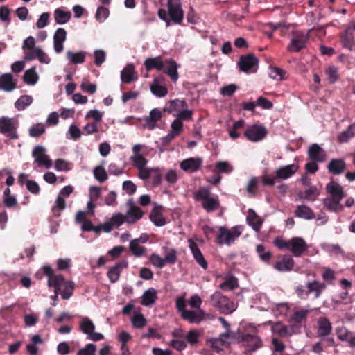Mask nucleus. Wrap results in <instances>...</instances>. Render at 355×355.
I'll list each match as a JSON object with an SVG mask.
<instances>
[{
	"label": "nucleus",
	"instance_id": "nucleus-1",
	"mask_svg": "<svg viewBox=\"0 0 355 355\" xmlns=\"http://www.w3.org/2000/svg\"><path fill=\"white\" fill-rule=\"evenodd\" d=\"M211 305L222 314H230L236 309V304L220 291H215L210 295Z\"/></svg>",
	"mask_w": 355,
	"mask_h": 355
},
{
	"label": "nucleus",
	"instance_id": "nucleus-2",
	"mask_svg": "<svg viewBox=\"0 0 355 355\" xmlns=\"http://www.w3.org/2000/svg\"><path fill=\"white\" fill-rule=\"evenodd\" d=\"M237 343L244 348L246 355H252L253 352L263 346V342L259 336L252 334H238Z\"/></svg>",
	"mask_w": 355,
	"mask_h": 355
},
{
	"label": "nucleus",
	"instance_id": "nucleus-3",
	"mask_svg": "<svg viewBox=\"0 0 355 355\" xmlns=\"http://www.w3.org/2000/svg\"><path fill=\"white\" fill-rule=\"evenodd\" d=\"M218 231L216 242L219 245H230L241 236L242 232L241 226H235L230 229L220 226Z\"/></svg>",
	"mask_w": 355,
	"mask_h": 355
},
{
	"label": "nucleus",
	"instance_id": "nucleus-4",
	"mask_svg": "<svg viewBox=\"0 0 355 355\" xmlns=\"http://www.w3.org/2000/svg\"><path fill=\"white\" fill-rule=\"evenodd\" d=\"M18 121L15 118L1 116L0 118V133L10 139H17L19 135L17 132Z\"/></svg>",
	"mask_w": 355,
	"mask_h": 355
},
{
	"label": "nucleus",
	"instance_id": "nucleus-5",
	"mask_svg": "<svg viewBox=\"0 0 355 355\" xmlns=\"http://www.w3.org/2000/svg\"><path fill=\"white\" fill-rule=\"evenodd\" d=\"M309 32L304 33L302 31L293 32L291 42L287 46V50L290 52H299L304 49L309 39Z\"/></svg>",
	"mask_w": 355,
	"mask_h": 355
},
{
	"label": "nucleus",
	"instance_id": "nucleus-6",
	"mask_svg": "<svg viewBox=\"0 0 355 355\" xmlns=\"http://www.w3.org/2000/svg\"><path fill=\"white\" fill-rule=\"evenodd\" d=\"M238 64L240 69L245 73H255L258 69L259 60L254 55L248 54L240 58Z\"/></svg>",
	"mask_w": 355,
	"mask_h": 355
},
{
	"label": "nucleus",
	"instance_id": "nucleus-7",
	"mask_svg": "<svg viewBox=\"0 0 355 355\" xmlns=\"http://www.w3.org/2000/svg\"><path fill=\"white\" fill-rule=\"evenodd\" d=\"M80 329L83 333L87 335L89 339L93 341H98L104 338L101 333L94 332L95 325L87 317H83L80 323Z\"/></svg>",
	"mask_w": 355,
	"mask_h": 355
},
{
	"label": "nucleus",
	"instance_id": "nucleus-8",
	"mask_svg": "<svg viewBox=\"0 0 355 355\" xmlns=\"http://www.w3.org/2000/svg\"><path fill=\"white\" fill-rule=\"evenodd\" d=\"M34 162L38 166H44L50 168L53 166V162L46 153V149L42 146H36L32 152Z\"/></svg>",
	"mask_w": 355,
	"mask_h": 355
},
{
	"label": "nucleus",
	"instance_id": "nucleus-9",
	"mask_svg": "<svg viewBox=\"0 0 355 355\" xmlns=\"http://www.w3.org/2000/svg\"><path fill=\"white\" fill-rule=\"evenodd\" d=\"M268 131L263 125H252L247 128L244 135L246 138L253 142L263 140L266 136Z\"/></svg>",
	"mask_w": 355,
	"mask_h": 355
},
{
	"label": "nucleus",
	"instance_id": "nucleus-10",
	"mask_svg": "<svg viewBox=\"0 0 355 355\" xmlns=\"http://www.w3.org/2000/svg\"><path fill=\"white\" fill-rule=\"evenodd\" d=\"M127 207L126 213L124 214L127 223L134 224L143 217V211L135 205L132 199L127 201Z\"/></svg>",
	"mask_w": 355,
	"mask_h": 355
},
{
	"label": "nucleus",
	"instance_id": "nucleus-11",
	"mask_svg": "<svg viewBox=\"0 0 355 355\" xmlns=\"http://www.w3.org/2000/svg\"><path fill=\"white\" fill-rule=\"evenodd\" d=\"M308 245L302 237H293L289 239L288 250L296 257H300L306 252Z\"/></svg>",
	"mask_w": 355,
	"mask_h": 355
},
{
	"label": "nucleus",
	"instance_id": "nucleus-12",
	"mask_svg": "<svg viewBox=\"0 0 355 355\" xmlns=\"http://www.w3.org/2000/svg\"><path fill=\"white\" fill-rule=\"evenodd\" d=\"M126 223V218L124 214L117 212L106 222L101 225V228L105 232H110L113 229L118 228Z\"/></svg>",
	"mask_w": 355,
	"mask_h": 355
},
{
	"label": "nucleus",
	"instance_id": "nucleus-13",
	"mask_svg": "<svg viewBox=\"0 0 355 355\" xmlns=\"http://www.w3.org/2000/svg\"><path fill=\"white\" fill-rule=\"evenodd\" d=\"M162 112L158 108H153L149 112L148 116L144 118V126L148 130H152L158 127L157 123L162 120Z\"/></svg>",
	"mask_w": 355,
	"mask_h": 355
},
{
	"label": "nucleus",
	"instance_id": "nucleus-14",
	"mask_svg": "<svg viewBox=\"0 0 355 355\" xmlns=\"http://www.w3.org/2000/svg\"><path fill=\"white\" fill-rule=\"evenodd\" d=\"M168 9L171 19L175 23H180L183 18V11L180 0H168Z\"/></svg>",
	"mask_w": 355,
	"mask_h": 355
},
{
	"label": "nucleus",
	"instance_id": "nucleus-15",
	"mask_svg": "<svg viewBox=\"0 0 355 355\" xmlns=\"http://www.w3.org/2000/svg\"><path fill=\"white\" fill-rule=\"evenodd\" d=\"M202 164V159L200 157H190L180 162V168L187 173H193L198 171Z\"/></svg>",
	"mask_w": 355,
	"mask_h": 355
},
{
	"label": "nucleus",
	"instance_id": "nucleus-16",
	"mask_svg": "<svg viewBox=\"0 0 355 355\" xmlns=\"http://www.w3.org/2000/svg\"><path fill=\"white\" fill-rule=\"evenodd\" d=\"M202 315H204V310L196 309V310L183 311L181 317L191 324H200L202 322Z\"/></svg>",
	"mask_w": 355,
	"mask_h": 355
},
{
	"label": "nucleus",
	"instance_id": "nucleus-17",
	"mask_svg": "<svg viewBox=\"0 0 355 355\" xmlns=\"http://www.w3.org/2000/svg\"><path fill=\"white\" fill-rule=\"evenodd\" d=\"M44 273L48 277L49 286L60 287L64 283V279L61 275H55L49 266L43 268Z\"/></svg>",
	"mask_w": 355,
	"mask_h": 355
},
{
	"label": "nucleus",
	"instance_id": "nucleus-18",
	"mask_svg": "<svg viewBox=\"0 0 355 355\" xmlns=\"http://www.w3.org/2000/svg\"><path fill=\"white\" fill-rule=\"evenodd\" d=\"M67 39V32L62 28H58L53 35V48L56 53L63 51V43Z\"/></svg>",
	"mask_w": 355,
	"mask_h": 355
},
{
	"label": "nucleus",
	"instance_id": "nucleus-19",
	"mask_svg": "<svg viewBox=\"0 0 355 355\" xmlns=\"http://www.w3.org/2000/svg\"><path fill=\"white\" fill-rule=\"evenodd\" d=\"M295 261L291 255H284L281 260L277 261L274 268L279 272H286L293 270Z\"/></svg>",
	"mask_w": 355,
	"mask_h": 355
},
{
	"label": "nucleus",
	"instance_id": "nucleus-20",
	"mask_svg": "<svg viewBox=\"0 0 355 355\" xmlns=\"http://www.w3.org/2000/svg\"><path fill=\"white\" fill-rule=\"evenodd\" d=\"M189 244V248L193 254V256L196 261V262L203 268L207 269V262L205 260L203 254H202L201 251L198 248L197 244L192 241L191 239L188 240Z\"/></svg>",
	"mask_w": 355,
	"mask_h": 355
},
{
	"label": "nucleus",
	"instance_id": "nucleus-21",
	"mask_svg": "<svg viewBox=\"0 0 355 355\" xmlns=\"http://www.w3.org/2000/svg\"><path fill=\"white\" fill-rule=\"evenodd\" d=\"M318 330L317 334L319 336H329L332 331V324L331 322L325 317H320L317 320Z\"/></svg>",
	"mask_w": 355,
	"mask_h": 355
},
{
	"label": "nucleus",
	"instance_id": "nucleus-22",
	"mask_svg": "<svg viewBox=\"0 0 355 355\" xmlns=\"http://www.w3.org/2000/svg\"><path fill=\"white\" fill-rule=\"evenodd\" d=\"M16 80L11 73H7L0 76V89L10 92L16 88Z\"/></svg>",
	"mask_w": 355,
	"mask_h": 355
},
{
	"label": "nucleus",
	"instance_id": "nucleus-23",
	"mask_svg": "<svg viewBox=\"0 0 355 355\" xmlns=\"http://www.w3.org/2000/svg\"><path fill=\"white\" fill-rule=\"evenodd\" d=\"M308 155L315 162H323L326 159L324 150L317 144H312L309 150Z\"/></svg>",
	"mask_w": 355,
	"mask_h": 355
},
{
	"label": "nucleus",
	"instance_id": "nucleus-24",
	"mask_svg": "<svg viewBox=\"0 0 355 355\" xmlns=\"http://www.w3.org/2000/svg\"><path fill=\"white\" fill-rule=\"evenodd\" d=\"M248 224L257 232H259L263 224L262 219L252 209H249L246 217Z\"/></svg>",
	"mask_w": 355,
	"mask_h": 355
},
{
	"label": "nucleus",
	"instance_id": "nucleus-25",
	"mask_svg": "<svg viewBox=\"0 0 355 355\" xmlns=\"http://www.w3.org/2000/svg\"><path fill=\"white\" fill-rule=\"evenodd\" d=\"M298 170V166L296 164H289L283 167L278 168L275 171L276 178L277 179L286 180L295 174Z\"/></svg>",
	"mask_w": 355,
	"mask_h": 355
},
{
	"label": "nucleus",
	"instance_id": "nucleus-26",
	"mask_svg": "<svg viewBox=\"0 0 355 355\" xmlns=\"http://www.w3.org/2000/svg\"><path fill=\"white\" fill-rule=\"evenodd\" d=\"M326 189L331 198L341 201L344 197V192L341 186L336 182L331 181L327 184Z\"/></svg>",
	"mask_w": 355,
	"mask_h": 355
},
{
	"label": "nucleus",
	"instance_id": "nucleus-27",
	"mask_svg": "<svg viewBox=\"0 0 355 355\" xmlns=\"http://www.w3.org/2000/svg\"><path fill=\"white\" fill-rule=\"evenodd\" d=\"M144 65L147 71L155 69L158 71H162L165 68L166 60L162 61L160 57L148 58L144 62Z\"/></svg>",
	"mask_w": 355,
	"mask_h": 355
},
{
	"label": "nucleus",
	"instance_id": "nucleus-28",
	"mask_svg": "<svg viewBox=\"0 0 355 355\" xmlns=\"http://www.w3.org/2000/svg\"><path fill=\"white\" fill-rule=\"evenodd\" d=\"M272 331L281 336H290L295 333V327L293 325H284L280 322L275 323L272 327Z\"/></svg>",
	"mask_w": 355,
	"mask_h": 355
},
{
	"label": "nucleus",
	"instance_id": "nucleus-29",
	"mask_svg": "<svg viewBox=\"0 0 355 355\" xmlns=\"http://www.w3.org/2000/svg\"><path fill=\"white\" fill-rule=\"evenodd\" d=\"M150 220L158 227L164 226L166 223L165 218L162 214V207L155 206L150 214Z\"/></svg>",
	"mask_w": 355,
	"mask_h": 355
},
{
	"label": "nucleus",
	"instance_id": "nucleus-30",
	"mask_svg": "<svg viewBox=\"0 0 355 355\" xmlns=\"http://www.w3.org/2000/svg\"><path fill=\"white\" fill-rule=\"evenodd\" d=\"M162 71L168 74L173 82L177 81L178 78V64L174 60H166L165 68Z\"/></svg>",
	"mask_w": 355,
	"mask_h": 355
},
{
	"label": "nucleus",
	"instance_id": "nucleus-31",
	"mask_svg": "<svg viewBox=\"0 0 355 355\" xmlns=\"http://www.w3.org/2000/svg\"><path fill=\"white\" fill-rule=\"evenodd\" d=\"M157 291L153 288L147 289L142 295L141 304L146 306H152L157 298Z\"/></svg>",
	"mask_w": 355,
	"mask_h": 355
},
{
	"label": "nucleus",
	"instance_id": "nucleus-32",
	"mask_svg": "<svg viewBox=\"0 0 355 355\" xmlns=\"http://www.w3.org/2000/svg\"><path fill=\"white\" fill-rule=\"evenodd\" d=\"M325 288L326 285L324 283H321L316 280L309 282L306 284V288L309 291V294L311 293H314L315 298H319L322 292L325 289Z\"/></svg>",
	"mask_w": 355,
	"mask_h": 355
},
{
	"label": "nucleus",
	"instance_id": "nucleus-33",
	"mask_svg": "<svg viewBox=\"0 0 355 355\" xmlns=\"http://www.w3.org/2000/svg\"><path fill=\"white\" fill-rule=\"evenodd\" d=\"M345 163L343 159H334L329 163L327 168L331 173L338 175L345 171Z\"/></svg>",
	"mask_w": 355,
	"mask_h": 355
},
{
	"label": "nucleus",
	"instance_id": "nucleus-34",
	"mask_svg": "<svg viewBox=\"0 0 355 355\" xmlns=\"http://www.w3.org/2000/svg\"><path fill=\"white\" fill-rule=\"evenodd\" d=\"M137 77L135 76V67L132 64H128L121 71V79L122 82L129 83Z\"/></svg>",
	"mask_w": 355,
	"mask_h": 355
},
{
	"label": "nucleus",
	"instance_id": "nucleus-35",
	"mask_svg": "<svg viewBox=\"0 0 355 355\" xmlns=\"http://www.w3.org/2000/svg\"><path fill=\"white\" fill-rule=\"evenodd\" d=\"M25 83L29 85H34L39 79V76L36 71L35 67H32L24 72L23 76Z\"/></svg>",
	"mask_w": 355,
	"mask_h": 355
},
{
	"label": "nucleus",
	"instance_id": "nucleus-36",
	"mask_svg": "<svg viewBox=\"0 0 355 355\" xmlns=\"http://www.w3.org/2000/svg\"><path fill=\"white\" fill-rule=\"evenodd\" d=\"M238 334L224 332L220 334L218 338L221 341L225 347H228L232 343H237Z\"/></svg>",
	"mask_w": 355,
	"mask_h": 355
},
{
	"label": "nucleus",
	"instance_id": "nucleus-37",
	"mask_svg": "<svg viewBox=\"0 0 355 355\" xmlns=\"http://www.w3.org/2000/svg\"><path fill=\"white\" fill-rule=\"evenodd\" d=\"M295 215L306 220H311L315 218V214L312 209L306 205L297 206L295 210Z\"/></svg>",
	"mask_w": 355,
	"mask_h": 355
},
{
	"label": "nucleus",
	"instance_id": "nucleus-38",
	"mask_svg": "<svg viewBox=\"0 0 355 355\" xmlns=\"http://www.w3.org/2000/svg\"><path fill=\"white\" fill-rule=\"evenodd\" d=\"M341 42L344 48L352 50L354 44V32L347 28L345 33L341 36Z\"/></svg>",
	"mask_w": 355,
	"mask_h": 355
},
{
	"label": "nucleus",
	"instance_id": "nucleus-39",
	"mask_svg": "<svg viewBox=\"0 0 355 355\" xmlns=\"http://www.w3.org/2000/svg\"><path fill=\"white\" fill-rule=\"evenodd\" d=\"M325 207L331 211H340L343 209V205L340 203V200L333 198H327L323 200Z\"/></svg>",
	"mask_w": 355,
	"mask_h": 355
},
{
	"label": "nucleus",
	"instance_id": "nucleus-40",
	"mask_svg": "<svg viewBox=\"0 0 355 355\" xmlns=\"http://www.w3.org/2000/svg\"><path fill=\"white\" fill-rule=\"evenodd\" d=\"M71 18V12L62 10L60 8H57L54 11V19L57 24H64L69 21Z\"/></svg>",
	"mask_w": 355,
	"mask_h": 355
},
{
	"label": "nucleus",
	"instance_id": "nucleus-41",
	"mask_svg": "<svg viewBox=\"0 0 355 355\" xmlns=\"http://www.w3.org/2000/svg\"><path fill=\"white\" fill-rule=\"evenodd\" d=\"M169 107L167 111L169 113L178 112V114L184 108L187 107L186 102L183 100L175 99L169 102Z\"/></svg>",
	"mask_w": 355,
	"mask_h": 355
},
{
	"label": "nucleus",
	"instance_id": "nucleus-42",
	"mask_svg": "<svg viewBox=\"0 0 355 355\" xmlns=\"http://www.w3.org/2000/svg\"><path fill=\"white\" fill-rule=\"evenodd\" d=\"M33 98L29 95H23L15 103V107L17 110H24L33 103Z\"/></svg>",
	"mask_w": 355,
	"mask_h": 355
},
{
	"label": "nucleus",
	"instance_id": "nucleus-43",
	"mask_svg": "<svg viewBox=\"0 0 355 355\" xmlns=\"http://www.w3.org/2000/svg\"><path fill=\"white\" fill-rule=\"evenodd\" d=\"M151 92L157 97H164L165 96L167 93L168 90L166 87L164 86H161L158 84V80L155 78L153 80V84L150 87Z\"/></svg>",
	"mask_w": 355,
	"mask_h": 355
},
{
	"label": "nucleus",
	"instance_id": "nucleus-44",
	"mask_svg": "<svg viewBox=\"0 0 355 355\" xmlns=\"http://www.w3.org/2000/svg\"><path fill=\"white\" fill-rule=\"evenodd\" d=\"M220 206L218 197H210L202 203V207L208 212L217 209Z\"/></svg>",
	"mask_w": 355,
	"mask_h": 355
},
{
	"label": "nucleus",
	"instance_id": "nucleus-45",
	"mask_svg": "<svg viewBox=\"0 0 355 355\" xmlns=\"http://www.w3.org/2000/svg\"><path fill=\"white\" fill-rule=\"evenodd\" d=\"M67 60L73 64H81L84 62L85 55L83 52L73 53L70 51L66 53Z\"/></svg>",
	"mask_w": 355,
	"mask_h": 355
},
{
	"label": "nucleus",
	"instance_id": "nucleus-46",
	"mask_svg": "<svg viewBox=\"0 0 355 355\" xmlns=\"http://www.w3.org/2000/svg\"><path fill=\"white\" fill-rule=\"evenodd\" d=\"M132 326L136 329H142L147 324V320L145 317L139 313H134L131 318Z\"/></svg>",
	"mask_w": 355,
	"mask_h": 355
},
{
	"label": "nucleus",
	"instance_id": "nucleus-47",
	"mask_svg": "<svg viewBox=\"0 0 355 355\" xmlns=\"http://www.w3.org/2000/svg\"><path fill=\"white\" fill-rule=\"evenodd\" d=\"M238 280L234 277H228L225 279V281L221 283L219 287L223 291H231L238 287Z\"/></svg>",
	"mask_w": 355,
	"mask_h": 355
},
{
	"label": "nucleus",
	"instance_id": "nucleus-48",
	"mask_svg": "<svg viewBox=\"0 0 355 355\" xmlns=\"http://www.w3.org/2000/svg\"><path fill=\"white\" fill-rule=\"evenodd\" d=\"M310 310L307 309H301L295 311L291 318V320L294 323H300L305 320Z\"/></svg>",
	"mask_w": 355,
	"mask_h": 355
},
{
	"label": "nucleus",
	"instance_id": "nucleus-49",
	"mask_svg": "<svg viewBox=\"0 0 355 355\" xmlns=\"http://www.w3.org/2000/svg\"><path fill=\"white\" fill-rule=\"evenodd\" d=\"M355 135V123L350 125L347 129L340 134L338 140L341 143L348 141Z\"/></svg>",
	"mask_w": 355,
	"mask_h": 355
},
{
	"label": "nucleus",
	"instance_id": "nucleus-50",
	"mask_svg": "<svg viewBox=\"0 0 355 355\" xmlns=\"http://www.w3.org/2000/svg\"><path fill=\"white\" fill-rule=\"evenodd\" d=\"M130 250L137 257L142 256L145 252V248L139 245V239H133L130 241Z\"/></svg>",
	"mask_w": 355,
	"mask_h": 355
},
{
	"label": "nucleus",
	"instance_id": "nucleus-51",
	"mask_svg": "<svg viewBox=\"0 0 355 355\" xmlns=\"http://www.w3.org/2000/svg\"><path fill=\"white\" fill-rule=\"evenodd\" d=\"M158 171L157 167H147L145 166L144 168H141V169L138 170V175L137 176L143 180H146L151 178L155 172H157Z\"/></svg>",
	"mask_w": 355,
	"mask_h": 355
},
{
	"label": "nucleus",
	"instance_id": "nucleus-52",
	"mask_svg": "<svg viewBox=\"0 0 355 355\" xmlns=\"http://www.w3.org/2000/svg\"><path fill=\"white\" fill-rule=\"evenodd\" d=\"M46 131V125L38 123L32 125L28 130L29 135L32 137H37L43 135Z\"/></svg>",
	"mask_w": 355,
	"mask_h": 355
},
{
	"label": "nucleus",
	"instance_id": "nucleus-53",
	"mask_svg": "<svg viewBox=\"0 0 355 355\" xmlns=\"http://www.w3.org/2000/svg\"><path fill=\"white\" fill-rule=\"evenodd\" d=\"M319 196V191L315 186L310 187L305 190L303 196L300 197L309 201H314Z\"/></svg>",
	"mask_w": 355,
	"mask_h": 355
},
{
	"label": "nucleus",
	"instance_id": "nucleus-54",
	"mask_svg": "<svg viewBox=\"0 0 355 355\" xmlns=\"http://www.w3.org/2000/svg\"><path fill=\"white\" fill-rule=\"evenodd\" d=\"M130 159L132 162L133 166H135L137 170L146 166L148 164V160L143 156V155L131 156Z\"/></svg>",
	"mask_w": 355,
	"mask_h": 355
},
{
	"label": "nucleus",
	"instance_id": "nucleus-55",
	"mask_svg": "<svg viewBox=\"0 0 355 355\" xmlns=\"http://www.w3.org/2000/svg\"><path fill=\"white\" fill-rule=\"evenodd\" d=\"M200 333L196 329L190 330L185 336L187 342L191 345H195L198 343Z\"/></svg>",
	"mask_w": 355,
	"mask_h": 355
},
{
	"label": "nucleus",
	"instance_id": "nucleus-56",
	"mask_svg": "<svg viewBox=\"0 0 355 355\" xmlns=\"http://www.w3.org/2000/svg\"><path fill=\"white\" fill-rule=\"evenodd\" d=\"M94 175L100 182H103L107 179V175L103 166H98L94 169Z\"/></svg>",
	"mask_w": 355,
	"mask_h": 355
},
{
	"label": "nucleus",
	"instance_id": "nucleus-57",
	"mask_svg": "<svg viewBox=\"0 0 355 355\" xmlns=\"http://www.w3.org/2000/svg\"><path fill=\"white\" fill-rule=\"evenodd\" d=\"M110 11L108 8L104 6H99L97 8L96 13L95 15V17L97 21L99 22L104 21L109 16Z\"/></svg>",
	"mask_w": 355,
	"mask_h": 355
},
{
	"label": "nucleus",
	"instance_id": "nucleus-58",
	"mask_svg": "<svg viewBox=\"0 0 355 355\" xmlns=\"http://www.w3.org/2000/svg\"><path fill=\"white\" fill-rule=\"evenodd\" d=\"M210 194V190L208 188L203 187L195 193L194 198L197 200H202L204 202L211 197Z\"/></svg>",
	"mask_w": 355,
	"mask_h": 355
},
{
	"label": "nucleus",
	"instance_id": "nucleus-59",
	"mask_svg": "<svg viewBox=\"0 0 355 355\" xmlns=\"http://www.w3.org/2000/svg\"><path fill=\"white\" fill-rule=\"evenodd\" d=\"M64 287V291L62 292L61 295L63 299H69L72 295V291L73 289V284L71 282H65L61 286Z\"/></svg>",
	"mask_w": 355,
	"mask_h": 355
},
{
	"label": "nucleus",
	"instance_id": "nucleus-60",
	"mask_svg": "<svg viewBox=\"0 0 355 355\" xmlns=\"http://www.w3.org/2000/svg\"><path fill=\"white\" fill-rule=\"evenodd\" d=\"M327 78L331 83H334L338 79V69L334 66L329 67L326 71Z\"/></svg>",
	"mask_w": 355,
	"mask_h": 355
},
{
	"label": "nucleus",
	"instance_id": "nucleus-61",
	"mask_svg": "<svg viewBox=\"0 0 355 355\" xmlns=\"http://www.w3.org/2000/svg\"><path fill=\"white\" fill-rule=\"evenodd\" d=\"M284 71L278 67H271L269 69V76L271 78L276 80H281L283 79Z\"/></svg>",
	"mask_w": 355,
	"mask_h": 355
},
{
	"label": "nucleus",
	"instance_id": "nucleus-62",
	"mask_svg": "<svg viewBox=\"0 0 355 355\" xmlns=\"http://www.w3.org/2000/svg\"><path fill=\"white\" fill-rule=\"evenodd\" d=\"M256 250L262 261H268L272 257L270 252L265 251V248L263 245H258Z\"/></svg>",
	"mask_w": 355,
	"mask_h": 355
},
{
	"label": "nucleus",
	"instance_id": "nucleus-63",
	"mask_svg": "<svg viewBox=\"0 0 355 355\" xmlns=\"http://www.w3.org/2000/svg\"><path fill=\"white\" fill-rule=\"evenodd\" d=\"M183 130V123L179 119H175L171 124V131L177 137L180 135Z\"/></svg>",
	"mask_w": 355,
	"mask_h": 355
},
{
	"label": "nucleus",
	"instance_id": "nucleus-64",
	"mask_svg": "<svg viewBox=\"0 0 355 355\" xmlns=\"http://www.w3.org/2000/svg\"><path fill=\"white\" fill-rule=\"evenodd\" d=\"M96 350V345L93 343H89L84 348L78 350L77 355H94Z\"/></svg>",
	"mask_w": 355,
	"mask_h": 355
}]
</instances>
